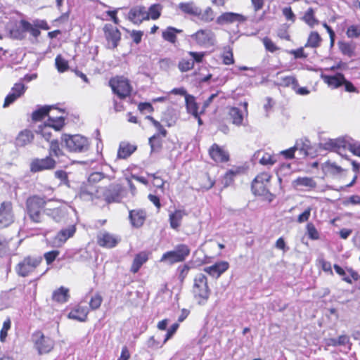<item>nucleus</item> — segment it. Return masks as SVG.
I'll return each instance as SVG.
<instances>
[{
	"mask_svg": "<svg viewBox=\"0 0 360 360\" xmlns=\"http://www.w3.org/2000/svg\"><path fill=\"white\" fill-rule=\"evenodd\" d=\"M190 254V249L185 244H180L175 247L174 250L164 253L160 262H167L169 264L181 262L186 259Z\"/></svg>",
	"mask_w": 360,
	"mask_h": 360,
	"instance_id": "obj_7",
	"label": "nucleus"
},
{
	"mask_svg": "<svg viewBox=\"0 0 360 360\" xmlns=\"http://www.w3.org/2000/svg\"><path fill=\"white\" fill-rule=\"evenodd\" d=\"M192 292L194 299L198 304L205 305L207 304L211 290L208 286L207 278L205 274L198 273L195 276Z\"/></svg>",
	"mask_w": 360,
	"mask_h": 360,
	"instance_id": "obj_2",
	"label": "nucleus"
},
{
	"mask_svg": "<svg viewBox=\"0 0 360 360\" xmlns=\"http://www.w3.org/2000/svg\"><path fill=\"white\" fill-rule=\"evenodd\" d=\"M34 347L39 354L50 352L54 347V341L49 337L45 336L41 331L33 334Z\"/></svg>",
	"mask_w": 360,
	"mask_h": 360,
	"instance_id": "obj_10",
	"label": "nucleus"
},
{
	"mask_svg": "<svg viewBox=\"0 0 360 360\" xmlns=\"http://www.w3.org/2000/svg\"><path fill=\"white\" fill-rule=\"evenodd\" d=\"M229 115L233 124L240 127L243 124L244 112L236 107H231L229 110Z\"/></svg>",
	"mask_w": 360,
	"mask_h": 360,
	"instance_id": "obj_28",
	"label": "nucleus"
},
{
	"mask_svg": "<svg viewBox=\"0 0 360 360\" xmlns=\"http://www.w3.org/2000/svg\"><path fill=\"white\" fill-rule=\"evenodd\" d=\"M326 345L329 346H345L348 345V349H351V343L349 336L346 335H340L338 338H329L326 340Z\"/></svg>",
	"mask_w": 360,
	"mask_h": 360,
	"instance_id": "obj_29",
	"label": "nucleus"
},
{
	"mask_svg": "<svg viewBox=\"0 0 360 360\" xmlns=\"http://www.w3.org/2000/svg\"><path fill=\"white\" fill-rule=\"evenodd\" d=\"M91 190L92 188H90L89 191L82 190L81 197L84 199L91 200H93L94 197L98 198L103 197L108 202H118L120 200V188L118 186L110 185L107 188H98L96 193H94Z\"/></svg>",
	"mask_w": 360,
	"mask_h": 360,
	"instance_id": "obj_4",
	"label": "nucleus"
},
{
	"mask_svg": "<svg viewBox=\"0 0 360 360\" xmlns=\"http://www.w3.org/2000/svg\"><path fill=\"white\" fill-rule=\"evenodd\" d=\"M304 21L311 27L319 23V21L315 18L314 11L312 8H309L303 16Z\"/></svg>",
	"mask_w": 360,
	"mask_h": 360,
	"instance_id": "obj_48",
	"label": "nucleus"
},
{
	"mask_svg": "<svg viewBox=\"0 0 360 360\" xmlns=\"http://www.w3.org/2000/svg\"><path fill=\"white\" fill-rule=\"evenodd\" d=\"M281 85L285 86H290L293 90H295L298 86L297 79L293 76H285L281 78Z\"/></svg>",
	"mask_w": 360,
	"mask_h": 360,
	"instance_id": "obj_50",
	"label": "nucleus"
},
{
	"mask_svg": "<svg viewBox=\"0 0 360 360\" xmlns=\"http://www.w3.org/2000/svg\"><path fill=\"white\" fill-rule=\"evenodd\" d=\"M69 297V289L63 286L54 290L52 295L53 300L59 303L68 302Z\"/></svg>",
	"mask_w": 360,
	"mask_h": 360,
	"instance_id": "obj_31",
	"label": "nucleus"
},
{
	"mask_svg": "<svg viewBox=\"0 0 360 360\" xmlns=\"http://www.w3.org/2000/svg\"><path fill=\"white\" fill-rule=\"evenodd\" d=\"M63 155V152L60 149L58 141H51L49 148V156L51 158L56 157V158L59 159L60 157Z\"/></svg>",
	"mask_w": 360,
	"mask_h": 360,
	"instance_id": "obj_43",
	"label": "nucleus"
},
{
	"mask_svg": "<svg viewBox=\"0 0 360 360\" xmlns=\"http://www.w3.org/2000/svg\"><path fill=\"white\" fill-rule=\"evenodd\" d=\"M44 214L57 223H65L68 219V208L66 206L46 207Z\"/></svg>",
	"mask_w": 360,
	"mask_h": 360,
	"instance_id": "obj_12",
	"label": "nucleus"
},
{
	"mask_svg": "<svg viewBox=\"0 0 360 360\" xmlns=\"http://www.w3.org/2000/svg\"><path fill=\"white\" fill-rule=\"evenodd\" d=\"M322 145L324 149L336 152L341 156H344V153L348 149L354 155L360 157V142L349 136L328 139Z\"/></svg>",
	"mask_w": 360,
	"mask_h": 360,
	"instance_id": "obj_1",
	"label": "nucleus"
},
{
	"mask_svg": "<svg viewBox=\"0 0 360 360\" xmlns=\"http://www.w3.org/2000/svg\"><path fill=\"white\" fill-rule=\"evenodd\" d=\"M11 326V321L10 318H7L4 323L1 330H0V341L4 342L7 337L8 330Z\"/></svg>",
	"mask_w": 360,
	"mask_h": 360,
	"instance_id": "obj_54",
	"label": "nucleus"
},
{
	"mask_svg": "<svg viewBox=\"0 0 360 360\" xmlns=\"http://www.w3.org/2000/svg\"><path fill=\"white\" fill-rule=\"evenodd\" d=\"M162 6L160 4H153L148 10L146 9V13L148 14V20L151 18L153 20H157L161 14Z\"/></svg>",
	"mask_w": 360,
	"mask_h": 360,
	"instance_id": "obj_45",
	"label": "nucleus"
},
{
	"mask_svg": "<svg viewBox=\"0 0 360 360\" xmlns=\"http://www.w3.org/2000/svg\"><path fill=\"white\" fill-rule=\"evenodd\" d=\"M323 169L326 173L333 175L340 174L344 171V169L340 166H338L335 162L330 161L326 162L324 164Z\"/></svg>",
	"mask_w": 360,
	"mask_h": 360,
	"instance_id": "obj_41",
	"label": "nucleus"
},
{
	"mask_svg": "<svg viewBox=\"0 0 360 360\" xmlns=\"http://www.w3.org/2000/svg\"><path fill=\"white\" fill-rule=\"evenodd\" d=\"M51 128L45 123L38 127L36 132L40 134L46 141H49L51 136Z\"/></svg>",
	"mask_w": 360,
	"mask_h": 360,
	"instance_id": "obj_52",
	"label": "nucleus"
},
{
	"mask_svg": "<svg viewBox=\"0 0 360 360\" xmlns=\"http://www.w3.org/2000/svg\"><path fill=\"white\" fill-rule=\"evenodd\" d=\"M129 19L135 24H140L148 20L146 8L144 6H136L131 8L129 13Z\"/></svg>",
	"mask_w": 360,
	"mask_h": 360,
	"instance_id": "obj_22",
	"label": "nucleus"
},
{
	"mask_svg": "<svg viewBox=\"0 0 360 360\" xmlns=\"http://www.w3.org/2000/svg\"><path fill=\"white\" fill-rule=\"evenodd\" d=\"M238 171L230 169L224 175L223 183L225 186H229L233 181L234 176L238 174Z\"/></svg>",
	"mask_w": 360,
	"mask_h": 360,
	"instance_id": "obj_61",
	"label": "nucleus"
},
{
	"mask_svg": "<svg viewBox=\"0 0 360 360\" xmlns=\"http://www.w3.org/2000/svg\"><path fill=\"white\" fill-rule=\"evenodd\" d=\"M229 267V264L225 261H221L214 264L204 268V271L212 277L219 278Z\"/></svg>",
	"mask_w": 360,
	"mask_h": 360,
	"instance_id": "obj_21",
	"label": "nucleus"
},
{
	"mask_svg": "<svg viewBox=\"0 0 360 360\" xmlns=\"http://www.w3.org/2000/svg\"><path fill=\"white\" fill-rule=\"evenodd\" d=\"M56 160L50 156L44 158H36L30 164V170L32 172H39L44 170L52 169L56 167Z\"/></svg>",
	"mask_w": 360,
	"mask_h": 360,
	"instance_id": "obj_13",
	"label": "nucleus"
},
{
	"mask_svg": "<svg viewBox=\"0 0 360 360\" xmlns=\"http://www.w3.org/2000/svg\"><path fill=\"white\" fill-rule=\"evenodd\" d=\"M103 31L108 41V48H116L121 39V34L119 30L110 24H106L103 27Z\"/></svg>",
	"mask_w": 360,
	"mask_h": 360,
	"instance_id": "obj_15",
	"label": "nucleus"
},
{
	"mask_svg": "<svg viewBox=\"0 0 360 360\" xmlns=\"http://www.w3.org/2000/svg\"><path fill=\"white\" fill-rule=\"evenodd\" d=\"M129 219L131 225L134 227L139 228L141 226L146 219V213L141 210H134L129 212Z\"/></svg>",
	"mask_w": 360,
	"mask_h": 360,
	"instance_id": "obj_27",
	"label": "nucleus"
},
{
	"mask_svg": "<svg viewBox=\"0 0 360 360\" xmlns=\"http://www.w3.org/2000/svg\"><path fill=\"white\" fill-rule=\"evenodd\" d=\"M283 15L285 17L287 20L295 22V15L293 13L290 7H285L282 11Z\"/></svg>",
	"mask_w": 360,
	"mask_h": 360,
	"instance_id": "obj_64",
	"label": "nucleus"
},
{
	"mask_svg": "<svg viewBox=\"0 0 360 360\" xmlns=\"http://www.w3.org/2000/svg\"><path fill=\"white\" fill-rule=\"evenodd\" d=\"M48 126L56 131H60L64 126V118L62 116L53 117L49 116V120L46 122Z\"/></svg>",
	"mask_w": 360,
	"mask_h": 360,
	"instance_id": "obj_38",
	"label": "nucleus"
},
{
	"mask_svg": "<svg viewBox=\"0 0 360 360\" xmlns=\"http://www.w3.org/2000/svg\"><path fill=\"white\" fill-rule=\"evenodd\" d=\"M263 44L265 46V49L270 52L273 53L278 49L275 44L268 37H264L263 39Z\"/></svg>",
	"mask_w": 360,
	"mask_h": 360,
	"instance_id": "obj_62",
	"label": "nucleus"
},
{
	"mask_svg": "<svg viewBox=\"0 0 360 360\" xmlns=\"http://www.w3.org/2000/svg\"><path fill=\"white\" fill-rule=\"evenodd\" d=\"M193 60L182 58L179 64L178 68L181 72H186L191 70L193 68Z\"/></svg>",
	"mask_w": 360,
	"mask_h": 360,
	"instance_id": "obj_53",
	"label": "nucleus"
},
{
	"mask_svg": "<svg viewBox=\"0 0 360 360\" xmlns=\"http://www.w3.org/2000/svg\"><path fill=\"white\" fill-rule=\"evenodd\" d=\"M338 46L342 54L350 58L354 56L355 45L353 43L340 41Z\"/></svg>",
	"mask_w": 360,
	"mask_h": 360,
	"instance_id": "obj_36",
	"label": "nucleus"
},
{
	"mask_svg": "<svg viewBox=\"0 0 360 360\" xmlns=\"http://www.w3.org/2000/svg\"><path fill=\"white\" fill-rule=\"evenodd\" d=\"M321 38L318 32H311L305 44V47L317 48L320 46Z\"/></svg>",
	"mask_w": 360,
	"mask_h": 360,
	"instance_id": "obj_40",
	"label": "nucleus"
},
{
	"mask_svg": "<svg viewBox=\"0 0 360 360\" xmlns=\"http://www.w3.org/2000/svg\"><path fill=\"white\" fill-rule=\"evenodd\" d=\"M247 20L246 17L244 15L233 13V12H226L220 15L216 20V22L218 25H223L226 24H231L234 22H243Z\"/></svg>",
	"mask_w": 360,
	"mask_h": 360,
	"instance_id": "obj_17",
	"label": "nucleus"
},
{
	"mask_svg": "<svg viewBox=\"0 0 360 360\" xmlns=\"http://www.w3.org/2000/svg\"><path fill=\"white\" fill-rule=\"evenodd\" d=\"M148 255L149 253L146 251H142L136 254L133 260L130 271L134 274L137 273L142 265L148 261Z\"/></svg>",
	"mask_w": 360,
	"mask_h": 360,
	"instance_id": "obj_25",
	"label": "nucleus"
},
{
	"mask_svg": "<svg viewBox=\"0 0 360 360\" xmlns=\"http://www.w3.org/2000/svg\"><path fill=\"white\" fill-rule=\"evenodd\" d=\"M11 245V240H7L6 238L0 236V257L9 254L12 251Z\"/></svg>",
	"mask_w": 360,
	"mask_h": 360,
	"instance_id": "obj_46",
	"label": "nucleus"
},
{
	"mask_svg": "<svg viewBox=\"0 0 360 360\" xmlns=\"http://www.w3.org/2000/svg\"><path fill=\"white\" fill-rule=\"evenodd\" d=\"M346 34L349 38H357L360 36V25H352L348 27Z\"/></svg>",
	"mask_w": 360,
	"mask_h": 360,
	"instance_id": "obj_56",
	"label": "nucleus"
},
{
	"mask_svg": "<svg viewBox=\"0 0 360 360\" xmlns=\"http://www.w3.org/2000/svg\"><path fill=\"white\" fill-rule=\"evenodd\" d=\"M191 39L202 47H210L215 44L214 33L210 29H200L190 36Z\"/></svg>",
	"mask_w": 360,
	"mask_h": 360,
	"instance_id": "obj_9",
	"label": "nucleus"
},
{
	"mask_svg": "<svg viewBox=\"0 0 360 360\" xmlns=\"http://www.w3.org/2000/svg\"><path fill=\"white\" fill-rule=\"evenodd\" d=\"M197 17L205 22H210L214 19L215 14L211 7H207L203 11L200 9V14Z\"/></svg>",
	"mask_w": 360,
	"mask_h": 360,
	"instance_id": "obj_42",
	"label": "nucleus"
},
{
	"mask_svg": "<svg viewBox=\"0 0 360 360\" xmlns=\"http://www.w3.org/2000/svg\"><path fill=\"white\" fill-rule=\"evenodd\" d=\"M34 138L31 131L24 130L19 133L16 139L15 144L17 146L22 147L30 143Z\"/></svg>",
	"mask_w": 360,
	"mask_h": 360,
	"instance_id": "obj_32",
	"label": "nucleus"
},
{
	"mask_svg": "<svg viewBox=\"0 0 360 360\" xmlns=\"http://www.w3.org/2000/svg\"><path fill=\"white\" fill-rule=\"evenodd\" d=\"M270 179V176L267 173H262L257 175L252 183V189H256L258 184H266Z\"/></svg>",
	"mask_w": 360,
	"mask_h": 360,
	"instance_id": "obj_49",
	"label": "nucleus"
},
{
	"mask_svg": "<svg viewBox=\"0 0 360 360\" xmlns=\"http://www.w3.org/2000/svg\"><path fill=\"white\" fill-rule=\"evenodd\" d=\"M103 298L98 293L95 294L91 297L89 302V307L92 310L98 309L102 303Z\"/></svg>",
	"mask_w": 360,
	"mask_h": 360,
	"instance_id": "obj_57",
	"label": "nucleus"
},
{
	"mask_svg": "<svg viewBox=\"0 0 360 360\" xmlns=\"http://www.w3.org/2000/svg\"><path fill=\"white\" fill-rule=\"evenodd\" d=\"M76 231L74 225L61 229L53 240V245L56 247L62 246L70 238L72 237Z\"/></svg>",
	"mask_w": 360,
	"mask_h": 360,
	"instance_id": "obj_18",
	"label": "nucleus"
},
{
	"mask_svg": "<svg viewBox=\"0 0 360 360\" xmlns=\"http://www.w3.org/2000/svg\"><path fill=\"white\" fill-rule=\"evenodd\" d=\"M185 214V212L180 210L171 213L169 214L170 226L174 229H177L180 226L183 217Z\"/></svg>",
	"mask_w": 360,
	"mask_h": 360,
	"instance_id": "obj_33",
	"label": "nucleus"
},
{
	"mask_svg": "<svg viewBox=\"0 0 360 360\" xmlns=\"http://www.w3.org/2000/svg\"><path fill=\"white\" fill-rule=\"evenodd\" d=\"M307 230L310 239L318 240L319 238V233L313 224H308L307 226Z\"/></svg>",
	"mask_w": 360,
	"mask_h": 360,
	"instance_id": "obj_59",
	"label": "nucleus"
},
{
	"mask_svg": "<svg viewBox=\"0 0 360 360\" xmlns=\"http://www.w3.org/2000/svg\"><path fill=\"white\" fill-rule=\"evenodd\" d=\"M262 152L258 151L255 154L257 158H259ZM259 162L261 165L265 166H271L276 162L274 156L267 153H262V156L259 158Z\"/></svg>",
	"mask_w": 360,
	"mask_h": 360,
	"instance_id": "obj_35",
	"label": "nucleus"
},
{
	"mask_svg": "<svg viewBox=\"0 0 360 360\" xmlns=\"http://www.w3.org/2000/svg\"><path fill=\"white\" fill-rule=\"evenodd\" d=\"M89 314V309L85 306H76L68 314V317L70 319L80 322L85 321Z\"/></svg>",
	"mask_w": 360,
	"mask_h": 360,
	"instance_id": "obj_24",
	"label": "nucleus"
},
{
	"mask_svg": "<svg viewBox=\"0 0 360 360\" xmlns=\"http://www.w3.org/2000/svg\"><path fill=\"white\" fill-rule=\"evenodd\" d=\"M53 106L45 105L32 112V119L35 121H39L45 116L48 115Z\"/></svg>",
	"mask_w": 360,
	"mask_h": 360,
	"instance_id": "obj_44",
	"label": "nucleus"
},
{
	"mask_svg": "<svg viewBox=\"0 0 360 360\" xmlns=\"http://www.w3.org/2000/svg\"><path fill=\"white\" fill-rule=\"evenodd\" d=\"M181 30H178L173 27H168L162 32V37L165 40L171 43H174L176 40V33H181Z\"/></svg>",
	"mask_w": 360,
	"mask_h": 360,
	"instance_id": "obj_37",
	"label": "nucleus"
},
{
	"mask_svg": "<svg viewBox=\"0 0 360 360\" xmlns=\"http://www.w3.org/2000/svg\"><path fill=\"white\" fill-rule=\"evenodd\" d=\"M149 144L152 151H155L162 146V140L159 134H154L149 139Z\"/></svg>",
	"mask_w": 360,
	"mask_h": 360,
	"instance_id": "obj_55",
	"label": "nucleus"
},
{
	"mask_svg": "<svg viewBox=\"0 0 360 360\" xmlns=\"http://www.w3.org/2000/svg\"><path fill=\"white\" fill-rule=\"evenodd\" d=\"M62 141L70 152L84 153L87 151L89 148V140L79 134H64L62 136Z\"/></svg>",
	"mask_w": 360,
	"mask_h": 360,
	"instance_id": "obj_5",
	"label": "nucleus"
},
{
	"mask_svg": "<svg viewBox=\"0 0 360 360\" xmlns=\"http://www.w3.org/2000/svg\"><path fill=\"white\" fill-rule=\"evenodd\" d=\"M56 67L59 72H64L68 70L69 65L68 61L58 55L55 59Z\"/></svg>",
	"mask_w": 360,
	"mask_h": 360,
	"instance_id": "obj_51",
	"label": "nucleus"
},
{
	"mask_svg": "<svg viewBox=\"0 0 360 360\" xmlns=\"http://www.w3.org/2000/svg\"><path fill=\"white\" fill-rule=\"evenodd\" d=\"M300 143L298 141L296 142L293 147H291L287 150H282L281 154L285 157V159H292L295 156V153L298 150Z\"/></svg>",
	"mask_w": 360,
	"mask_h": 360,
	"instance_id": "obj_58",
	"label": "nucleus"
},
{
	"mask_svg": "<svg viewBox=\"0 0 360 360\" xmlns=\"http://www.w3.org/2000/svg\"><path fill=\"white\" fill-rule=\"evenodd\" d=\"M41 262L42 257L40 256H27L16 265L15 271L20 276H28L35 271Z\"/></svg>",
	"mask_w": 360,
	"mask_h": 360,
	"instance_id": "obj_6",
	"label": "nucleus"
},
{
	"mask_svg": "<svg viewBox=\"0 0 360 360\" xmlns=\"http://www.w3.org/2000/svg\"><path fill=\"white\" fill-rule=\"evenodd\" d=\"M150 176L153 177V184L158 188H160L161 191L163 193L165 190V181L158 176H156L155 174H149Z\"/></svg>",
	"mask_w": 360,
	"mask_h": 360,
	"instance_id": "obj_60",
	"label": "nucleus"
},
{
	"mask_svg": "<svg viewBox=\"0 0 360 360\" xmlns=\"http://www.w3.org/2000/svg\"><path fill=\"white\" fill-rule=\"evenodd\" d=\"M323 82L333 89H337L343 85L345 77L342 73H337L334 75H322Z\"/></svg>",
	"mask_w": 360,
	"mask_h": 360,
	"instance_id": "obj_23",
	"label": "nucleus"
},
{
	"mask_svg": "<svg viewBox=\"0 0 360 360\" xmlns=\"http://www.w3.org/2000/svg\"><path fill=\"white\" fill-rule=\"evenodd\" d=\"M134 150L135 148L133 146L126 143H121L117 151V158L125 159L128 158Z\"/></svg>",
	"mask_w": 360,
	"mask_h": 360,
	"instance_id": "obj_39",
	"label": "nucleus"
},
{
	"mask_svg": "<svg viewBox=\"0 0 360 360\" xmlns=\"http://www.w3.org/2000/svg\"><path fill=\"white\" fill-rule=\"evenodd\" d=\"M14 221L12 202L4 201L0 205V227H7Z\"/></svg>",
	"mask_w": 360,
	"mask_h": 360,
	"instance_id": "obj_11",
	"label": "nucleus"
},
{
	"mask_svg": "<svg viewBox=\"0 0 360 360\" xmlns=\"http://www.w3.org/2000/svg\"><path fill=\"white\" fill-rule=\"evenodd\" d=\"M179 9L185 14L197 17L200 14V8L197 6L193 1L181 2L178 5Z\"/></svg>",
	"mask_w": 360,
	"mask_h": 360,
	"instance_id": "obj_26",
	"label": "nucleus"
},
{
	"mask_svg": "<svg viewBox=\"0 0 360 360\" xmlns=\"http://www.w3.org/2000/svg\"><path fill=\"white\" fill-rule=\"evenodd\" d=\"M109 84L113 93L122 99L129 96L132 89L129 80L124 77H115L110 79Z\"/></svg>",
	"mask_w": 360,
	"mask_h": 360,
	"instance_id": "obj_8",
	"label": "nucleus"
},
{
	"mask_svg": "<svg viewBox=\"0 0 360 360\" xmlns=\"http://www.w3.org/2000/svg\"><path fill=\"white\" fill-rule=\"evenodd\" d=\"M26 87L22 83H16L11 89V91L5 98L4 108L8 107L13 103L18 98L20 97L25 91Z\"/></svg>",
	"mask_w": 360,
	"mask_h": 360,
	"instance_id": "obj_20",
	"label": "nucleus"
},
{
	"mask_svg": "<svg viewBox=\"0 0 360 360\" xmlns=\"http://www.w3.org/2000/svg\"><path fill=\"white\" fill-rule=\"evenodd\" d=\"M185 101L187 112L193 115L195 117H197L198 107L195 101V98L191 95H186Z\"/></svg>",
	"mask_w": 360,
	"mask_h": 360,
	"instance_id": "obj_34",
	"label": "nucleus"
},
{
	"mask_svg": "<svg viewBox=\"0 0 360 360\" xmlns=\"http://www.w3.org/2000/svg\"><path fill=\"white\" fill-rule=\"evenodd\" d=\"M120 241V239L105 231H103L98 233L97 236L98 244L103 248H112L116 246Z\"/></svg>",
	"mask_w": 360,
	"mask_h": 360,
	"instance_id": "obj_16",
	"label": "nucleus"
},
{
	"mask_svg": "<svg viewBox=\"0 0 360 360\" xmlns=\"http://www.w3.org/2000/svg\"><path fill=\"white\" fill-rule=\"evenodd\" d=\"M59 255L58 250H53L48 252L44 254V258L48 264H51L56 258V257Z\"/></svg>",
	"mask_w": 360,
	"mask_h": 360,
	"instance_id": "obj_63",
	"label": "nucleus"
},
{
	"mask_svg": "<svg viewBox=\"0 0 360 360\" xmlns=\"http://www.w3.org/2000/svg\"><path fill=\"white\" fill-rule=\"evenodd\" d=\"M210 158L216 162H225L229 159V155L226 150L217 143H214L209 149Z\"/></svg>",
	"mask_w": 360,
	"mask_h": 360,
	"instance_id": "obj_19",
	"label": "nucleus"
},
{
	"mask_svg": "<svg viewBox=\"0 0 360 360\" xmlns=\"http://www.w3.org/2000/svg\"><path fill=\"white\" fill-rule=\"evenodd\" d=\"M45 205L44 198L38 195H33L27 199L26 212L32 222L39 224L43 221Z\"/></svg>",
	"mask_w": 360,
	"mask_h": 360,
	"instance_id": "obj_3",
	"label": "nucleus"
},
{
	"mask_svg": "<svg viewBox=\"0 0 360 360\" xmlns=\"http://www.w3.org/2000/svg\"><path fill=\"white\" fill-rule=\"evenodd\" d=\"M24 32H29L33 37H37L40 34V31L38 28L34 27L29 22L25 20H20L19 26L16 30H11V35L15 39H21L23 37Z\"/></svg>",
	"mask_w": 360,
	"mask_h": 360,
	"instance_id": "obj_14",
	"label": "nucleus"
},
{
	"mask_svg": "<svg viewBox=\"0 0 360 360\" xmlns=\"http://www.w3.org/2000/svg\"><path fill=\"white\" fill-rule=\"evenodd\" d=\"M292 185L295 188L304 187L309 189L316 187V183L311 177L303 176L298 177L292 181Z\"/></svg>",
	"mask_w": 360,
	"mask_h": 360,
	"instance_id": "obj_30",
	"label": "nucleus"
},
{
	"mask_svg": "<svg viewBox=\"0 0 360 360\" xmlns=\"http://www.w3.org/2000/svg\"><path fill=\"white\" fill-rule=\"evenodd\" d=\"M333 267H334V269H335V272L338 275L342 276V280L344 281H345V282H347V283H349V284L352 283V280L353 279H352V278L349 275V273L347 271L349 268L344 269H342L341 266H340L338 264H335Z\"/></svg>",
	"mask_w": 360,
	"mask_h": 360,
	"instance_id": "obj_47",
	"label": "nucleus"
}]
</instances>
